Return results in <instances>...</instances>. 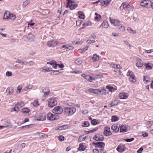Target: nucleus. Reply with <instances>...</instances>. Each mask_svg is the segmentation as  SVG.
<instances>
[{"instance_id":"412c9836","label":"nucleus","mask_w":153,"mask_h":153,"mask_svg":"<svg viewBox=\"0 0 153 153\" xmlns=\"http://www.w3.org/2000/svg\"><path fill=\"white\" fill-rule=\"evenodd\" d=\"M109 25L107 22L105 21H104L101 25L100 26V28H107L108 27Z\"/></svg>"},{"instance_id":"4468645a","label":"nucleus","mask_w":153,"mask_h":153,"mask_svg":"<svg viewBox=\"0 0 153 153\" xmlns=\"http://www.w3.org/2000/svg\"><path fill=\"white\" fill-rule=\"evenodd\" d=\"M125 149V147L124 145L120 144L118 146L117 148V150L120 152H122L124 151Z\"/></svg>"},{"instance_id":"37998d69","label":"nucleus","mask_w":153,"mask_h":153,"mask_svg":"<svg viewBox=\"0 0 153 153\" xmlns=\"http://www.w3.org/2000/svg\"><path fill=\"white\" fill-rule=\"evenodd\" d=\"M107 88L110 91L112 92L116 90L115 88L110 86H107Z\"/></svg>"},{"instance_id":"a211bd4d","label":"nucleus","mask_w":153,"mask_h":153,"mask_svg":"<svg viewBox=\"0 0 153 153\" xmlns=\"http://www.w3.org/2000/svg\"><path fill=\"white\" fill-rule=\"evenodd\" d=\"M130 5L128 3L123 2L122 3L121 6L120 7V8L123 10L125 8H129Z\"/></svg>"},{"instance_id":"49530a36","label":"nucleus","mask_w":153,"mask_h":153,"mask_svg":"<svg viewBox=\"0 0 153 153\" xmlns=\"http://www.w3.org/2000/svg\"><path fill=\"white\" fill-rule=\"evenodd\" d=\"M124 43L126 45H128L129 46V48L130 49L131 48L132 46L126 40L124 41Z\"/></svg>"},{"instance_id":"a19ab883","label":"nucleus","mask_w":153,"mask_h":153,"mask_svg":"<svg viewBox=\"0 0 153 153\" xmlns=\"http://www.w3.org/2000/svg\"><path fill=\"white\" fill-rule=\"evenodd\" d=\"M118 120V117L115 116H113L111 117V121L115 122Z\"/></svg>"},{"instance_id":"69168bd1","label":"nucleus","mask_w":153,"mask_h":153,"mask_svg":"<svg viewBox=\"0 0 153 153\" xmlns=\"http://www.w3.org/2000/svg\"><path fill=\"white\" fill-rule=\"evenodd\" d=\"M145 52L147 53H150L153 52V49H152L148 50H145Z\"/></svg>"},{"instance_id":"473e14b6","label":"nucleus","mask_w":153,"mask_h":153,"mask_svg":"<svg viewBox=\"0 0 153 153\" xmlns=\"http://www.w3.org/2000/svg\"><path fill=\"white\" fill-rule=\"evenodd\" d=\"M8 17H9V19L13 20H14L16 18V16L15 15L11 13L9 14V15Z\"/></svg>"},{"instance_id":"6ab92c4d","label":"nucleus","mask_w":153,"mask_h":153,"mask_svg":"<svg viewBox=\"0 0 153 153\" xmlns=\"http://www.w3.org/2000/svg\"><path fill=\"white\" fill-rule=\"evenodd\" d=\"M36 120L43 121L45 119V116L44 114H40L38 117L35 118Z\"/></svg>"},{"instance_id":"ddd939ff","label":"nucleus","mask_w":153,"mask_h":153,"mask_svg":"<svg viewBox=\"0 0 153 153\" xmlns=\"http://www.w3.org/2000/svg\"><path fill=\"white\" fill-rule=\"evenodd\" d=\"M93 138L95 140L99 141H102L104 139L102 135L98 134L95 135Z\"/></svg>"},{"instance_id":"c756f323","label":"nucleus","mask_w":153,"mask_h":153,"mask_svg":"<svg viewBox=\"0 0 153 153\" xmlns=\"http://www.w3.org/2000/svg\"><path fill=\"white\" fill-rule=\"evenodd\" d=\"M78 13L79 15V18L80 19H84L85 17V16L83 14V12L82 11H79Z\"/></svg>"},{"instance_id":"680f3d73","label":"nucleus","mask_w":153,"mask_h":153,"mask_svg":"<svg viewBox=\"0 0 153 153\" xmlns=\"http://www.w3.org/2000/svg\"><path fill=\"white\" fill-rule=\"evenodd\" d=\"M33 105L34 106L39 105V103L38 101L37 100H35L33 102Z\"/></svg>"},{"instance_id":"58836bf2","label":"nucleus","mask_w":153,"mask_h":153,"mask_svg":"<svg viewBox=\"0 0 153 153\" xmlns=\"http://www.w3.org/2000/svg\"><path fill=\"white\" fill-rule=\"evenodd\" d=\"M89 126V123L88 122L85 121L82 123V126L83 127H87Z\"/></svg>"},{"instance_id":"8fccbe9b","label":"nucleus","mask_w":153,"mask_h":153,"mask_svg":"<svg viewBox=\"0 0 153 153\" xmlns=\"http://www.w3.org/2000/svg\"><path fill=\"white\" fill-rule=\"evenodd\" d=\"M120 78H121L122 77L123 74H122L121 72L120 71L118 72V74H116Z\"/></svg>"},{"instance_id":"423d86ee","label":"nucleus","mask_w":153,"mask_h":153,"mask_svg":"<svg viewBox=\"0 0 153 153\" xmlns=\"http://www.w3.org/2000/svg\"><path fill=\"white\" fill-rule=\"evenodd\" d=\"M24 104L23 103L20 102L16 104L14 107L12 108L10 110L11 112L15 111L16 113H18L19 110V106H23Z\"/></svg>"},{"instance_id":"9d476101","label":"nucleus","mask_w":153,"mask_h":153,"mask_svg":"<svg viewBox=\"0 0 153 153\" xmlns=\"http://www.w3.org/2000/svg\"><path fill=\"white\" fill-rule=\"evenodd\" d=\"M47 45L49 47H54L56 46L58 43L57 41L55 40L49 41L47 43Z\"/></svg>"},{"instance_id":"7c9ffc66","label":"nucleus","mask_w":153,"mask_h":153,"mask_svg":"<svg viewBox=\"0 0 153 153\" xmlns=\"http://www.w3.org/2000/svg\"><path fill=\"white\" fill-rule=\"evenodd\" d=\"M75 63L77 65H80L82 63V60L81 59L78 58L75 60Z\"/></svg>"},{"instance_id":"aec40b11","label":"nucleus","mask_w":153,"mask_h":153,"mask_svg":"<svg viewBox=\"0 0 153 153\" xmlns=\"http://www.w3.org/2000/svg\"><path fill=\"white\" fill-rule=\"evenodd\" d=\"M111 128L114 132H117L119 130V127H118L115 124L111 126Z\"/></svg>"},{"instance_id":"20e7f679","label":"nucleus","mask_w":153,"mask_h":153,"mask_svg":"<svg viewBox=\"0 0 153 153\" xmlns=\"http://www.w3.org/2000/svg\"><path fill=\"white\" fill-rule=\"evenodd\" d=\"M152 3L150 0H144L140 3V5L143 7L150 8L152 6Z\"/></svg>"},{"instance_id":"5701e85b","label":"nucleus","mask_w":153,"mask_h":153,"mask_svg":"<svg viewBox=\"0 0 153 153\" xmlns=\"http://www.w3.org/2000/svg\"><path fill=\"white\" fill-rule=\"evenodd\" d=\"M47 64H50V65H52L54 68H56V61H54L53 60L50 62H48Z\"/></svg>"},{"instance_id":"052dcab7","label":"nucleus","mask_w":153,"mask_h":153,"mask_svg":"<svg viewBox=\"0 0 153 153\" xmlns=\"http://www.w3.org/2000/svg\"><path fill=\"white\" fill-rule=\"evenodd\" d=\"M102 77V75L101 74L97 75L95 76V77L96 79H100Z\"/></svg>"},{"instance_id":"c03bdc74","label":"nucleus","mask_w":153,"mask_h":153,"mask_svg":"<svg viewBox=\"0 0 153 153\" xmlns=\"http://www.w3.org/2000/svg\"><path fill=\"white\" fill-rule=\"evenodd\" d=\"M127 76H130V77H131L134 76V74L131 71H129L127 73Z\"/></svg>"},{"instance_id":"de8ad7c7","label":"nucleus","mask_w":153,"mask_h":153,"mask_svg":"<svg viewBox=\"0 0 153 153\" xmlns=\"http://www.w3.org/2000/svg\"><path fill=\"white\" fill-rule=\"evenodd\" d=\"M101 19V16L100 15H99L97 16H96L95 18V20H97L98 21H100Z\"/></svg>"},{"instance_id":"338daca9","label":"nucleus","mask_w":153,"mask_h":153,"mask_svg":"<svg viewBox=\"0 0 153 153\" xmlns=\"http://www.w3.org/2000/svg\"><path fill=\"white\" fill-rule=\"evenodd\" d=\"M58 66L59 68H62L64 67V65L63 64H56V67Z\"/></svg>"},{"instance_id":"1a4fd4ad","label":"nucleus","mask_w":153,"mask_h":153,"mask_svg":"<svg viewBox=\"0 0 153 153\" xmlns=\"http://www.w3.org/2000/svg\"><path fill=\"white\" fill-rule=\"evenodd\" d=\"M93 145H94L96 148H98L100 149H102L104 148L105 144L103 142H97V143H93Z\"/></svg>"},{"instance_id":"774afa93","label":"nucleus","mask_w":153,"mask_h":153,"mask_svg":"<svg viewBox=\"0 0 153 153\" xmlns=\"http://www.w3.org/2000/svg\"><path fill=\"white\" fill-rule=\"evenodd\" d=\"M143 150V148L142 147H141L137 150V152L138 153H141Z\"/></svg>"},{"instance_id":"4d7b16f0","label":"nucleus","mask_w":153,"mask_h":153,"mask_svg":"<svg viewBox=\"0 0 153 153\" xmlns=\"http://www.w3.org/2000/svg\"><path fill=\"white\" fill-rule=\"evenodd\" d=\"M59 140L60 141H63L64 140V137L62 135H60L59 137Z\"/></svg>"},{"instance_id":"0e129e2a","label":"nucleus","mask_w":153,"mask_h":153,"mask_svg":"<svg viewBox=\"0 0 153 153\" xmlns=\"http://www.w3.org/2000/svg\"><path fill=\"white\" fill-rule=\"evenodd\" d=\"M32 20H31L30 22L28 23V26L30 25L32 27L33 25H34L35 23H33L32 22Z\"/></svg>"},{"instance_id":"e2e57ef3","label":"nucleus","mask_w":153,"mask_h":153,"mask_svg":"<svg viewBox=\"0 0 153 153\" xmlns=\"http://www.w3.org/2000/svg\"><path fill=\"white\" fill-rule=\"evenodd\" d=\"M50 94V91H48L47 92H45L44 94V97H45L48 96L49 94Z\"/></svg>"},{"instance_id":"bf43d9fd","label":"nucleus","mask_w":153,"mask_h":153,"mask_svg":"<svg viewBox=\"0 0 153 153\" xmlns=\"http://www.w3.org/2000/svg\"><path fill=\"white\" fill-rule=\"evenodd\" d=\"M100 153H106V151L104 149V148L102 149H99Z\"/></svg>"},{"instance_id":"72a5a7b5","label":"nucleus","mask_w":153,"mask_h":153,"mask_svg":"<svg viewBox=\"0 0 153 153\" xmlns=\"http://www.w3.org/2000/svg\"><path fill=\"white\" fill-rule=\"evenodd\" d=\"M129 80L131 82L133 83H135L136 81V79L135 76H132V77H130L129 78Z\"/></svg>"},{"instance_id":"e433bc0d","label":"nucleus","mask_w":153,"mask_h":153,"mask_svg":"<svg viewBox=\"0 0 153 153\" xmlns=\"http://www.w3.org/2000/svg\"><path fill=\"white\" fill-rule=\"evenodd\" d=\"M10 13L9 12H5L4 14V16L3 17V19H9V17L8 16L9 15Z\"/></svg>"},{"instance_id":"cd10ccee","label":"nucleus","mask_w":153,"mask_h":153,"mask_svg":"<svg viewBox=\"0 0 153 153\" xmlns=\"http://www.w3.org/2000/svg\"><path fill=\"white\" fill-rule=\"evenodd\" d=\"M106 91V90L104 89H98V95H102L104 94H105Z\"/></svg>"},{"instance_id":"f3484780","label":"nucleus","mask_w":153,"mask_h":153,"mask_svg":"<svg viewBox=\"0 0 153 153\" xmlns=\"http://www.w3.org/2000/svg\"><path fill=\"white\" fill-rule=\"evenodd\" d=\"M101 5L102 6L106 7L108 6L111 2V0H101Z\"/></svg>"},{"instance_id":"6e6552de","label":"nucleus","mask_w":153,"mask_h":153,"mask_svg":"<svg viewBox=\"0 0 153 153\" xmlns=\"http://www.w3.org/2000/svg\"><path fill=\"white\" fill-rule=\"evenodd\" d=\"M110 22L111 24H113L114 26H117L119 27L122 24L121 22L116 19H112L111 18H109Z\"/></svg>"},{"instance_id":"f257e3e1","label":"nucleus","mask_w":153,"mask_h":153,"mask_svg":"<svg viewBox=\"0 0 153 153\" xmlns=\"http://www.w3.org/2000/svg\"><path fill=\"white\" fill-rule=\"evenodd\" d=\"M76 109L74 107H66L64 108L63 112L66 116H71L76 111Z\"/></svg>"},{"instance_id":"13d9d810","label":"nucleus","mask_w":153,"mask_h":153,"mask_svg":"<svg viewBox=\"0 0 153 153\" xmlns=\"http://www.w3.org/2000/svg\"><path fill=\"white\" fill-rule=\"evenodd\" d=\"M153 123V121L151 120L149 121H147L145 122V124L146 125H149L150 124H152Z\"/></svg>"},{"instance_id":"bb28decb","label":"nucleus","mask_w":153,"mask_h":153,"mask_svg":"<svg viewBox=\"0 0 153 153\" xmlns=\"http://www.w3.org/2000/svg\"><path fill=\"white\" fill-rule=\"evenodd\" d=\"M144 65L148 70H150L152 69L153 66V65L151 63H147L144 64Z\"/></svg>"},{"instance_id":"3c124183","label":"nucleus","mask_w":153,"mask_h":153,"mask_svg":"<svg viewBox=\"0 0 153 153\" xmlns=\"http://www.w3.org/2000/svg\"><path fill=\"white\" fill-rule=\"evenodd\" d=\"M88 46H86L85 47V48H83V49H79L78 51H85L88 49Z\"/></svg>"},{"instance_id":"a18cd8bd","label":"nucleus","mask_w":153,"mask_h":153,"mask_svg":"<svg viewBox=\"0 0 153 153\" xmlns=\"http://www.w3.org/2000/svg\"><path fill=\"white\" fill-rule=\"evenodd\" d=\"M22 88V85H19L17 87V92H18V93H19L21 91Z\"/></svg>"},{"instance_id":"a878e982","label":"nucleus","mask_w":153,"mask_h":153,"mask_svg":"<svg viewBox=\"0 0 153 153\" xmlns=\"http://www.w3.org/2000/svg\"><path fill=\"white\" fill-rule=\"evenodd\" d=\"M85 79L90 82H92V80H95V79L94 78L91 77L89 75H87Z\"/></svg>"},{"instance_id":"f8f14e48","label":"nucleus","mask_w":153,"mask_h":153,"mask_svg":"<svg viewBox=\"0 0 153 153\" xmlns=\"http://www.w3.org/2000/svg\"><path fill=\"white\" fill-rule=\"evenodd\" d=\"M130 128V127L126 126L121 125L120 127V132H125L129 130Z\"/></svg>"},{"instance_id":"2eb2a0df","label":"nucleus","mask_w":153,"mask_h":153,"mask_svg":"<svg viewBox=\"0 0 153 153\" xmlns=\"http://www.w3.org/2000/svg\"><path fill=\"white\" fill-rule=\"evenodd\" d=\"M143 65L142 60L140 58H137V62L136 63V66L138 68H140Z\"/></svg>"},{"instance_id":"393cba45","label":"nucleus","mask_w":153,"mask_h":153,"mask_svg":"<svg viewBox=\"0 0 153 153\" xmlns=\"http://www.w3.org/2000/svg\"><path fill=\"white\" fill-rule=\"evenodd\" d=\"M118 103L119 102L117 100H114L113 101H112L108 105H110V107H112L114 106L117 105Z\"/></svg>"},{"instance_id":"6e6d98bb","label":"nucleus","mask_w":153,"mask_h":153,"mask_svg":"<svg viewBox=\"0 0 153 153\" xmlns=\"http://www.w3.org/2000/svg\"><path fill=\"white\" fill-rule=\"evenodd\" d=\"M6 75L7 76H12V73L11 72L8 71L6 72Z\"/></svg>"},{"instance_id":"603ef678","label":"nucleus","mask_w":153,"mask_h":153,"mask_svg":"<svg viewBox=\"0 0 153 153\" xmlns=\"http://www.w3.org/2000/svg\"><path fill=\"white\" fill-rule=\"evenodd\" d=\"M42 69L45 71L48 72L52 71V68H46L45 69L44 68H43Z\"/></svg>"},{"instance_id":"864d4df0","label":"nucleus","mask_w":153,"mask_h":153,"mask_svg":"<svg viewBox=\"0 0 153 153\" xmlns=\"http://www.w3.org/2000/svg\"><path fill=\"white\" fill-rule=\"evenodd\" d=\"M74 47L72 45H68L67 49L69 50H72L74 49Z\"/></svg>"},{"instance_id":"0eeeda50","label":"nucleus","mask_w":153,"mask_h":153,"mask_svg":"<svg viewBox=\"0 0 153 153\" xmlns=\"http://www.w3.org/2000/svg\"><path fill=\"white\" fill-rule=\"evenodd\" d=\"M63 111V110L60 106L55 107L52 111V112L55 114H61Z\"/></svg>"},{"instance_id":"4c0bfd02","label":"nucleus","mask_w":153,"mask_h":153,"mask_svg":"<svg viewBox=\"0 0 153 153\" xmlns=\"http://www.w3.org/2000/svg\"><path fill=\"white\" fill-rule=\"evenodd\" d=\"M91 123L94 125H96L99 124L98 121L96 119H93L92 120Z\"/></svg>"},{"instance_id":"dca6fc26","label":"nucleus","mask_w":153,"mask_h":153,"mask_svg":"<svg viewBox=\"0 0 153 153\" xmlns=\"http://www.w3.org/2000/svg\"><path fill=\"white\" fill-rule=\"evenodd\" d=\"M128 97V94L124 92L120 93L119 94V97L120 99H126Z\"/></svg>"},{"instance_id":"c85d7f7f","label":"nucleus","mask_w":153,"mask_h":153,"mask_svg":"<svg viewBox=\"0 0 153 153\" xmlns=\"http://www.w3.org/2000/svg\"><path fill=\"white\" fill-rule=\"evenodd\" d=\"M86 148L85 147L82 143H80L79 145L78 150L80 151H84L85 149Z\"/></svg>"},{"instance_id":"f704fd0d","label":"nucleus","mask_w":153,"mask_h":153,"mask_svg":"<svg viewBox=\"0 0 153 153\" xmlns=\"http://www.w3.org/2000/svg\"><path fill=\"white\" fill-rule=\"evenodd\" d=\"M30 111V110L27 108H24L21 110V112L24 113H28Z\"/></svg>"},{"instance_id":"4be33fe9","label":"nucleus","mask_w":153,"mask_h":153,"mask_svg":"<svg viewBox=\"0 0 153 153\" xmlns=\"http://www.w3.org/2000/svg\"><path fill=\"white\" fill-rule=\"evenodd\" d=\"M13 91L14 90L13 88L12 87H10L7 88L6 92L7 94L10 95L13 92Z\"/></svg>"},{"instance_id":"b1692460","label":"nucleus","mask_w":153,"mask_h":153,"mask_svg":"<svg viewBox=\"0 0 153 153\" xmlns=\"http://www.w3.org/2000/svg\"><path fill=\"white\" fill-rule=\"evenodd\" d=\"M93 61L96 62L99 59V57L96 54H94L91 57Z\"/></svg>"},{"instance_id":"c9c22d12","label":"nucleus","mask_w":153,"mask_h":153,"mask_svg":"<svg viewBox=\"0 0 153 153\" xmlns=\"http://www.w3.org/2000/svg\"><path fill=\"white\" fill-rule=\"evenodd\" d=\"M86 139V137L84 135L80 136L78 139V141L79 142H82L84 141Z\"/></svg>"},{"instance_id":"09e8293b","label":"nucleus","mask_w":153,"mask_h":153,"mask_svg":"<svg viewBox=\"0 0 153 153\" xmlns=\"http://www.w3.org/2000/svg\"><path fill=\"white\" fill-rule=\"evenodd\" d=\"M29 3V1H28L27 0L24 1L23 3V5L25 7L27 6Z\"/></svg>"},{"instance_id":"2f4dec72","label":"nucleus","mask_w":153,"mask_h":153,"mask_svg":"<svg viewBox=\"0 0 153 153\" xmlns=\"http://www.w3.org/2000/svg\"><path fill=\"white\" fill-rule=\"evenodd\" d=\"M143 81H145L146 83L149 82L150 81V78L146 76H144L143 78Z\"/></svg>"},{"instance_id":"ea45409f","label":"nucleus","mask_w":153,"mask_h":153,"mask_svg":"<svg viewBox=\"0 0 153 153\" xmlns=\"http://www.w3.org/2000/svg\"><path fill=\"white\" fill-rule=\"evenodd\" d=\"M119 30L121 32H124L125 31V28L124 26L122 24L118 27Z\"/></svg>"},{"instance_id":"7ed1b4c3","label":"nucleus","mask_w":153,"mask_h":153,"mask_svg":"<svg viewBox=\"0 0 153 153\" xmlns=\"http://www.w3.org/2000/svg\"><path fill=\"white\" fill-rule=\"evenodd\" d=\"M67 1V7H69L71 10H74L77 6L73 0H66Z\"/></svg>"},{"instance_id":"5fc2aeb1","label":"nucleus","mask_w":153,"mask_h":153,"mask_svg":"<svg viewBox=\"0 0 153 153\" xmlns=\"http://www.w3.org/2000/svg\"><path fill=\"white\" fill-rule=\"evenodd\" d=\"M134 140V138H131L126 139L125 140L127 142H129L133 141Z\"/></svg>"},{"instance_id":"79ce46f5","label":"nucleus","mask_w":153,"mask_h":153,"mask_svg":"<svg viewBox=\"0 0 153 153\" xmlns=\"http://www.w3.org/2000/svg\"><path fill=\"white\" fill-rule=\"evenodd\" d=\"M4 127H9L11 126V124L10 123L8 122H5L4 124Z\"/></svg>"},{"instance_id":"f03ea898","label":"nucleus","mask_w":153,"mask_h":153,"mask_svg":"<svg viewBox=\"0 0 153 153\" xmlns=\"http://www.w3.org/2000/svg\"><path fill=\"white\" fill-rule=\"evenodd\" d=\"M48 106L50 108H52L56 105L57 101L54 98L51 97L48 100Z\"/></svg>"},{"instance_id":"9b49d317","label":"nucleus","mask_w":153,"mask_h":153,"mask_svg":"<svg viewBox=\"0 0 153 153\" xmlns=\"http://www.w3.org/2000/svg\"><path fill=\"white\" fill-rule=\"evenodd\" d=\"M103 134L106 136H108L111 135L112 133L110 131L109 127H105Z\"/></svg>"},{"instance_id":"39448f33","label":"nucleus","mask_w":153,"mask_h":153,"mask_svg":"<svg viewBox=\"0 0 153 153\" xmlns=\"http://www.w3.org/2000/svg\"><path fill=\"white\" fill-rule=\"evenodd\" d=\"M59 118V116L58 115L55 114H53L51 113H48L47 115V119L51 121L56 120Z\"/></svg>"}]
</instances>
